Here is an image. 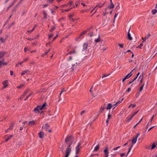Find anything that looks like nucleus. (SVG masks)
Wrapping results in <instances>:
<instances>
[{
	"mask_svg": "<svg viewBox=\"0 0 157 157\" xmlns=\"http://www.w3.org/2000/svg\"><path fill=\"white\" fill-rule=\"evenodd\" d=\"M74 137L72 136H68L65 138V142L68 145L65 151V155L64 157H68L71 151V146L73 143Z\"/></svg>",
	"mask_w": 157,
	"mask_h": 157,
	"instance_id": "1",
	"label": "nucleus"
},
{
	"mask_svg": "<svg viewBox=\"0 0 157 157\" xmlns=\"http://www.w3.org/2000/svg\"><path fill=\"white\" fill-rule=\"evenodd\" d=\"M74 69H67L63 73L62 76L65 77L67 75H71L74 73Z\"/></svg>",
	"mask_w": 157,
	"mask_h": 157,
	"instance_id": "2",
	"label": "nucleus"
},
{
	"mask_svg": "<svg viewBox=\"0 0 157 157\" xmlns=\"http://www.w3.org/2000/svg\"><path fill=\"white\" fill-rule=\"evenodd\" d=\"M137 139H136V138H135V137L132 140V145L130 146V147H129V148L128 151L126 155V157H127L128 154L129 153L130 151L131 148H132V147H133V145L136 143V142L137 141Z\"/></svg>",
	"mask_w": 157,
	"mask_h": 157,
	"instance_id": "3",
	"label": "nucleus"
},
{
	"mask_svg": "<svg viewBox=\"0 0 157 157\" xmlns=\"http://www.w3.org/2000/svg\"><path fill=\"white\" fill-rule=\"evenodd\" d=\"M82 143L80 142H79L77 146L76 147L75 150H76V154H77L79 151L80 149L81 148V147L80 146L81 145Z\"/></svg>",
	"mask_w": 157,
	"mask_h": 157,
	"instance_id": "4",
	"label": "nucleus"
},
{
	"mask_svg": "<svg viewBox=\"0 0 157 157\" xmlns=\"http://www.w3.org/2000/svg\"><path fill=\"white\" fill-rule=\"evenodd\" d=\"M105 108L104 107H101L100 109L98 111V112L97 113L98 115H97V117L93 120V121H94L95 120H96L97 119L98 116L99 115V114L100 113H102Z\"/></svg>",
	"mask_w": 157,
	"mask_h": 157,
	"instance_id": "5",
	"label": "nucleus"
},
{
	"mask_svg": "<svg viewBox=\"0 0 157 157\" xmlns=\"http://www.w3.org/2000/svg\"><path fill=\"white\" fill-rule=\"evenodd\" d=\"M104 152L105 155L104 157H108L109 152L108 151V147L107 146L106 147L105 149L104 150Z\"/></svg>",
	"mask_w": 157,
	"mask_h": 157,
	"instance_id": "6",
	"label": "nucleus"
},
{
	"mask_svg": "<svg viewBox=\"0 0 157 157\" xmlns=\"http://www.w3.org/2000/svg\"><path fill=\"white\" fill-rule=\"evenodd\" d=\"M119 152L114 151L113 150L111 151V157H114Z\"/></svg>",
	"mask_w": 157,
	"mask_h": 157,
	"instance_id": "7",
	"label": "nucleus"
},
{
	"mask_svg": "<svg viewBox=\"0 0 157 157\" xmlns=\"http://www.w3.org/2000/svg\"><path fill=\"white\" fill-rule=\"evenodd\" d=\"M40 105H38L33 110V111L35 112V113H37L39 112V110H40Z\"/></svg>",
	"mask_w": 157,
	"mask_h": 157,
	"instance_id": "8",
	"label": "nucleus"
},
{
	"mask_svg": "<svg viewBox=\"0 0 157 157\" xmlns=\"http://www.w3.org/2000/svg\"><path fill=\"white\" fill-rule=\"evenodd\" d=\"M88 46L87 43H85L83 45V48L82 49V51H86L87 48Z\"/></svg>",
	"mask_w": 157,
	"mask_h": 157,
	"instance_id": "9",
	"label": "nucleus"
},
{
	"mask_svg": "<svg viewBox=\"0 0 157 157\" xmlns=\"http://www.w3.org/2000/svg\"><path fill=\"white\" fill-rule=\"evenodd\" d=\"M8 80H5V81L2 82V84L3 85H4V86H3V88H5L8 86Z\"/></svg>",
	"mask_w": 157,
	"mask_h": 157,
	"instance_id": "10",
	"label": "nucleus"
},
{
	"mask_svg": "<svg viewBox=\"0 0 157 157\" xmlns=\"http://www.w3.org/2000/svg\"><path fill=\"white\" fill-rule=\"evenodd\" d=\"M40 108V110H43V109H45L46 108V106L47 105V104L46 103H44L43 104V105L41 106L40 105H39Z\"/></svg>",
	"mask_w": 157,
	"mask_h": 157,
	"instance_id": "11",
	"label": "nucleus"
},
{
	"mask_svg": "<svg viewBox=\"0 0 157 157\" xmlns=\"http://www.w3.org/2000/svg\"><path fill=\"white\" fill-rule=\"evenodd\" d=\"M114 5L113 3L112 2H111V3L109 5V6L105 8V10H107L109 9H113L114 8Z\"/></svg>",
	"mask_w": 157,
	"mask_h": 157,
	"instance_id": "12",
	"label": "nucleus"
},
{
	"mask_svg": "<svg viewBox=\"0 0 157 157\" xmlns=\"http://www.w3.org/2000/svg\"><path fill=\"white\" fill-rule=\"evenodd\" d=\"M130 29V28L129 29L128 32V39L129 40H132V36H131V34H130V33H129Z\"/></svg>",
	"mask_w": 157,
	"mask_h": 157,
	"instance_id": "13",
	"label": "nucleus"
},
{
	"mask_svg": "<svg viewBox=\"0 0 157 157\" xmlns=\"http://www.w3.org/2000/svg\"><path fill=\"white\" fill-rule=\"evenodd\" d=\"M39 137L40 138L42 139L44 138V133L43 132H40L39 133Z\"/></svg>",
	"mask_w": 157,
	"mask_h": 157,
	"instance_id": "14",
	"label": "nucleus"
},
{
	"mask_svg": "<svg viewBox=\"0 0 157 157\" xmlns=\"http://www.w3.org/2000/svg\"><path fill=\"white\" fill-rule=\"evenodd\" d=\"M134 69H133L130 73L128 74L124 77L126 79L130 77H131L132 75V72L133 70Z\"/></svg>",
	"mask_w": 157,
	"mask_h": 157,
	"instance_id": "15",
	"label": "nucleus"
},
{
	"mask_svg": "<svg viewBox=\"0 0 157 157\" xmlns=\"http://www.w3.org/2000/svg\"><path fill=\"white\" fill-rule=\"evenodd\" d=\"M113 106V105L111 104L110 103H108V105L106 107V109L107 110H110Z\"/></svg>",
	"mask_w": 157,
	"mask_h": 157,
	"instance_id": "16",
	"label": "nucleus"
},
{
	"mask_svg": "<svg viewBox=\"0 0 157 157\" xmlns=\"http://www.w3.org/2000/svg\"><path fill=\"white\" fill-rule=\"evenodd\" d=\"M35 122L34 121H29L28 123V125L32 126L35 125Z\"/></svg>",
	"mask_w": 157,
	"mask_h": 157,
	"instance_id": "17",
	"label": "nucleus"
},
{
	"mask_svg": "<svg viewBox=\"0 0 157 157\" xmlns=\"http://www.w3.org/2000/svg\"><path fill=\"white\" fill-rule=\"evenodd\" d=\"M49 125H48L47 123H46L45 124V125L44 126H43L42 127V128H44V129L46 131V130H47V129L49 128Z\"/></svg>",
	"mask_w": 157,
	"mask_h": 157,
	"instance_id": "18",
	"label": "nucleus"
},
{
	"mask_svg": "<svg viewBox=\"0 0 157 157\" xmlns=\"http://www.w3.org/2000/svg\"><path fill=\"white\" fill-rule=\"evenodd\" d=\"M101 41V37L99 35L98 38L95 39L94 41L96 43H99Z\"/></svg>",
	"mask_w": 157,
	"mask_h": 157,
	"instance_id": "19",
	"label": "nucleus"
},
{
	"mask_svg": "<svg viewBox=\"0 0 157 157\" xmlns=\"http://www.w3.org/2000/svg\"><path fill=\"white\" fill-rule=\"evenodd\" d=\"M105 3H103L102 5H99V4L97 5L94 8V9H95L96 8H101L105 4Z\"/></svg>",
	"mask_w": 157,
	"mask_h": 157,
	"instance_id": "20",
	"label": "nucleus"
},
{
	"mask_svg": "<svg viewBox=\"0 0 157 157\" xmlns=\"http://www.w3.org/2000/svg\"><path fill=\"white\" fill-rule=\"evenodd\" d=\"M6 40V39H4L3 37L0 38V42L1 43H4Z\"/></svg>",
	"mask_w": 157,
	"mask_h": 157,
	"instance_id": "21",
	"label": "nucleus"
},
{
	"mask_svg": "<svg viewBox=\"0 0 157 157\" xmlns=\"http://www.w3.org/2000/svg\"><path fill=\"white\" fill-rule=\"evenodd\" d=\"M13 136V135H10L9 137L8 138L6 139L5 140V142H7L9 140H10L11 139L12 137Z\"/></svg>",
	"mask_w": 157,
	"mask_h": 157,
	"instance_id": "22",
	"label": "nucleus"
},
{
	"mask_svg": "<svg viewBox=\"0 0 157 157\" xmlns=\"http://www.w3.org/2000/svg\"><path fill=\"white\" fill-rule=\"evenodd\" d=\"M72 9V8H69V9H66V10L61 9V11L63 13V12H65V11H68Z\"/></svg>",
	"mask_w": 157,
	"mask_h": 157,
	"instance_id": "23",
	"label": "nucleus"
},
{
	"mask_svg": "<svg viewBox=\"0 0 157 157\" xmlns=\"http://www.w3.org/2000/svg\"><path fill=\"white\" fill-rule=\"evenodd\" d=\"M124 99L122 98L121 101H119L117 102L116 104L113 105V106H117L118 105V104H120L121 103V101L123 100Z\"/></svg>",
	"mask_w": 157,
	"mask_h": 157,
	"instance_id": "24",
	"label": "nucleus"
},
{
	"mask_svg": "<svg viewBox=\"0 0 157 157\" xmlns=\"http://www.w3.org/2000/svg\"><path fill=\"white\" fill-rule=\"evenodd\" d=\"M134 116H132V115L130 117L128 118H126V121L127 122H129L130 121H131Z\"/></svg>",
	"mask_w": 157,
	"mask_h": 157,
	"instance_id": "25",
	"label": "nucleus"
},
{
	"mask_svg": "<svg viewBox=\"0 0 157 157\" xmlns=\"http://www.w3.org/2000/svg\"><path fill=\"white\" fill-rule=\"evenodd\" d=\"M30 72L29 70L24 71L23 72L21 73V75H25L26 73H27V72Z\"/></svg>",
	"mask_w": 157,
	"mask_h": 157,
	"instance_id": "26",
	"label": "nucleus"
},
{
	"mask_svg": "<svg viewBox=\"0 0 157 157\" xmlns=\"http://www.w3.org/2000/svg\"><path fill=\"white\" fill-rule=\"evenodd\" d=\"M99 144H98L97 146L94 148V151H97L99 149Z\"/></svg>",
	"mask_w": 157,
	"mask_h": 157,
	"instance_id": "27",
	"label": "nucleus"
},
{
	"mask_svg": "<svg viewBox=\"0 0 157 157\" xmlns=\"http://www.w3.org/2000/svg\"><path fill=\"white\" fill-rule=\"evenodd\" d=\"M43 14L44 15V17H43V19H46L47 18V13H46L45 11H44V12H43Z\"/></svg>",
	"mask_w": 157,
	"mask_h": 157,
	"instance_id": "28",
	"label": "nucleus"
},
{
	"mask_svg": "<svg viewBox=\"0 0 157 157\" xmlns=\"http://www.w3.org/2000/svg\"><path fill=\"white\" fill-rule=\"evenodd\" d=\"M76 53V52L75 51V50H73L70 52L69 53H68L67 54V55H68V54H75V53Z\"/></svg>",
	"mask_w": 157,
	"mask_h": 157,
	"instance_id": "29",
	"label": "nucleus"
},
{
	"mask_svg": "<svg viewBox=\"0 0 157 157\" xmlns=\"http://www.w3.org/2000/svg\"><path fill=\"white\" fill-rule=\"evenodd\" d=\"M157 12V10L155 9L152 10L151 11L153 15L155 14Z\"/></svg>",
	"mask_w": 157,
	"mask_h": 157,
	"instance_id": "30",
	"label": "nucleus"
},
{
	"mask_svg": "<svg viewBox=\"0 0 157 157\" xmlns=\"http://www.w3.org/2000/svg\"><path fill=\"white\" fill-rule=\"evenodd\" d=\"M14 125V124L13 123H12L8 129L12 130L13 128V127Z\"/></svg>",
	"mask_w": 157,
	"mask_h": 157,
	"instance_id": "31",
	"label": "nucleus"
},
{
	"mask_svg": "<svg viewBox=\"0 0 157 157\" xmlns=\"http://www.w3.org/2000/svg\"><path fill=\"white\" fill-rule=\"evenodd\" d=\"M145 85L144 83V84L140 87L139 92H140L143 90L144 86Z\"/></svg>",
	"mask_w": 157,
	"mask_h": 157,
	"instance_id": "32",
	"label": "nucleus"
},
{
	"mask_svg": "<svg viewBox=\"0 0 157 157\" xmlns=\"http://www.w3.org/2000/svg\"><path fill=\"white\" fill-rule=\"evenodd\" d=\"M86 31H84L81 33L79 35L80 37L82 36L83 35L85 34L86 33Z\"/></svg>",
	"mask_w": 157,
	"mask_h": 157,
	"instance_id": "33",
	"label": "nucleus"
},
{
	"mask_svg": "<svg viewBox=\"0 0 157 157\" xmlns=\"http://www.w3.org/2000/svg\"><path fill=\"white\" fill-rule=\"evenodd\" d=\"M156 147V145L155 144V143H154L152 145L151 149L152 150L154 149Z\"/></svg>",
	"mask_w": 157,
	"mask_h": 157,
	"instance_id": "34",
	"label": "nucleus"
},
{
	"mask_svg": "<svg viewBox=\"0 0 157 157\" xmlns=\"http://www.w3.org/2000/svg\"><path fill=\"white\" fill-rule=\"evenodd\" d=\"M78 18H72L71 19V21L72 22H75L77 21L78 20Z\"/></svg>",
	"mask_w": 157,
	"mask_h": 157,
	"instance_id": "35",
	"label": "nucleus"
},
{
	"mask_svg": "<svg viewBox=\"0 0 157 157\" xmlns=\"http://www.w3.org/2000/svg\"><path fill=\"white\" fill-rule=\"evenodd\" d=\"M112 117V115L110 114L109 113L108 115V117H107V119L109 120Z\"/></svg>",
	"mask_w": 157,
	"mask_h": 157,
	"instance_id": "36",
	"label": "nucleus"
},
{
	"mask_svg": "<svg viewBox=\"0 0 157 157\" xmlns=\"http://www.w3.org/2000/svg\"><path fill=\"white\" fill-rule=\"evenodd\" d=\"M4 53L3 52H0V59L2 57L4 56Z\"/></svg>",
	"mask_w": 157,
	"mask_h": 157,
	"instance_id": "37",
	"label": "nucleus"
},
{
	"mask_svg": "<svg viewBox=\"0 0 157 157\" xmlns=\"http://www.w3.org/2000/svg\"><path fill=\"white\" fill-rule=\"evenodd\" d=\"M35 29V27H34L32 29H31V30H28L27 31V32L28 33H31L33 32V31Z\"/></svg>",
	"mask_w": 157,
	"mask_h": 157,
	"instance_id": "38",
	"label": "nucleus"
},
{
	"mask_svg": "<svg viewBox=\"0 0 157 157\" xmlns=\"http://www.w3.org/2000/svg\"><path fill=\"white\" fill-rule=\"evenodd\" d=\"M120 147V146H118V147H115L113 148L112 150H113V151H115V150H117L118 148H119Z\"/></svg>",
	"mask_w": 157,
	"mask_h": 157,
	"instance_id": "39",
	"label": "nucleus"
},
{
	"mask_svg": "<svg viewBox=\"0 0 157 157\" xmlns=\"http://www.w3.org/2000/svg\"><path fill=\"white\" fill-rule=\"evenodd\" d=\"M29 91V90H27L25 92H24V94H23L22 95L23 97L25 96L26 94Z\"/></svg>",
	"mask_w": 157,
	"mask_h": 157,
	"instance_id": "40",
	"label": "nucleus"
},
{
	"mask_svg": "<svg viewBox=\"0 0 157 157\" xmlns=\"http://www.w3.org/2000/svg\"><path fill=\"white\" fill-rule=\"evenodd\" d=\"M110 74H109L108 75H102V76H101V77L102 78H103L104 77H107L108 76H109V75H110Z\"/></svg>",
	"mask_w": 157,
	"mask_h": 157,
	"instance_id": "41",
	"label": "nucleus"
},
{
	"mask_svg": "<svg viewBox=\"0 0 157 157\" xmlns=\"http://www.w3.org/2000/svg\"><path fill=\"white\" fill-rule=\"evenodd\" d=\"M150 36V35L149 34H148L147 36H146L145 37V40H146L148 39Z\"/></svg>",
	"mask_w": 157,
	"mask_h": 157,
	"instance_id": "42",
	"label": "nucleus"
},
{
	"mask_svg": "<svg viewBox=\"0 0 157 157\" xmlns=\"http://www.w3.org/2000/svg\"><path fill=\"white\" fill-rule=\"evenodd\" d=\"M136 78H135L133 79V80H132V81L130 82H129L128 83V85H129L130 84H131V83H132L134 81H135V80H136Z\"/></svg>",
	"mask_w": 157,
	"mask_h": 157,
	"instance_id": "43",
	"label": "nucleus"
},
{
	"mask_svg": "<svg viewBox=\"0 0 157 157\" xmlns=\"http://www.w3.org/2000/svg\"><path fill=\"white\" fill-rule=\"evenodd\" d=\"M108 13L107 12V10H105V12H104L103 13V16H106V14Z\"/></svg>",
	"mask_w": 157,
	"mask_h": 157,
	"instance_id": "44",
	"label": "nucleus"
},
{
	"mask_svg": "<svg viewBox=\"0 0 157 157\" xmlns=\"http://www.w3.org/2000/svg\"><path fill=\"white\" fill-rule=\"evenodd\" d=\"M118 45L120 47L122 48H123L124 44H119Z\"/></svg>",
	"mask_w": 157,
	"mask_h": 157,
	"instance_id": "45",
	"label": "nucleus"
},
{
	"mask_svg": "<svg viewBox=\"0 0 157 157\" xmlns=\"http://www.w3.org/2000/svg\"><path fill=\"white\" fill-rule=\"evenodd\" d=\"M24 86V84H22L21 85H20V86H17V88H19V89H20V88H21V87H23V86Z\"/></svg>",
	"mask_w": 157,
	"mask_h": 157,
	"instance_id": "46",
	"label": "nucleus"
},
{
	"mask_svg": "<svg viewBox=\"0 0 157 157\" xmlns=\"http://www.w3.org/2000/svg\"><path fill=\"white\" fill-rule=\"evenodd\" d=\"M131 105H132V108H134V107H135L136 106V105L131 104L129 106V108L130 107V106Z\"/></svg>",
	"mask_w": 157,
	"mask_h": 157,
	"instance_id": "47",
	"label": "nucleus"
},
{
	"mask_svg": "<svg viewBox=\"0 0 157 157\" xmlns=\"http://www.w3.org/2000/svg\"><path fill=\"white\" fill-rule=\"evenodd\" d=\"M23 63V62H22V61L20 63H17L16 64V66H17L18 65H21Z\"/></svg>",
	"mask_w": 157,
	"mask_h": 157,
	"instance_id": "48",
	"label": "nucleus"
},
{
	"mask_svg": "<svg viewBox=\"0 0 157 157\" xmlns=\"http://www.w3.org/2000/svg\"><path fill=\"white\" fill-rule=\"evenodd\" d=\"M49 37H48V39H50V38L52 37L53 36V34H50L48 35Z\"/></svg>",
	"mask_w": 157,
	"mask_h": 157,
	"instance_id": "49",
	"label": "nucleus"
},
{
	"mask_svg": "<svg viewBox=\"0 0 157 157\" xmlns=\"http://www.w3.org/2000/svg\"><path fill=\"white\" fill-rule=\"evenodd\" d=\"M65 90L64 89H63L62 90V91H61V93H60L59 94V96L60 97L61 96V94L64 92H65Z\"/></svg>",
	"mask_w": 157,
	"mask_h": 157,
	"instance_id": "50",
	"label": "nucleus"
},
{
	"mask_svg": "<svg viewBox=\"0 0 157 157\" xmlns=\"http://www.w3.org/2000/svg\"><path fill=\"white\" fill-rule=\"evenodd\" d=\"M73 2L72 1H70L67 4L68 6H71Z\"/></svg>",
	"mask_w": 157,
	"mask_h": 157,
	"instance_id": "51",
	"label": "nucleus"
},
{
	"mask_svg": "<svg viewBox=\"0 0 157 157\" xmlns=\"http://www.w3.org/2000/svg\"><path fill=\"white\" fill-rule=\"evenodd\" d=\"M88 11V10H82L81 11V12L82 13H83L85 12H86Z\"/></svg>",
	"mask_w": 157,
	"mask_h": 157,
	"instance_id": "52",
	"label": "nucleus"
},
{
	"mask_svg": "<svg viewBox=\"0 0 157 157\" xmlns=\"http://www.w3.org/2000/svg\"><path fill=\"white\" fill-rule=\"evenodd\" d=\"M68 6V5H67V4H64V5H61V6H60V7H65V6H67H67Z\"/></svg>",
	"mask_w": 157,
	"mask_h": 157,
	"instance_id": "53",
	"label": "nucleus"
},
{
	"mask_svg": "<svg viewBox=\"0 0 157 157\" xmlns=\"http://www.w3.org/2000/svg\"><path fill=\"white\" fill-rule=\"evenodd\" d=\"M88 35L90 36H93V33L92 32H90L89 33Z\"/></svg>",
	"mask_w": 157,
	"mask_h": 157,
	"instance_id": "54",
	"label": "nucleus"
},
{
	"mask_svg": "<svg viewBox=\"0 0 157 157\" xmlns=\"http://www.w3.org/2000/svg\"><path fill=\"white\" fill-rule=\"evenodd\" d=\"M55 29V27H53L51 29H50V32H52V31H53V30H54Z\"/></svg>",
	"mask_w": 157,
	"mask_h": 157,
	"instance_id": "55",
	"label": "nucleus"
},
{
	"mask_svg": "<svg viewBox=\"0 0 157 157\" xmlns=\"http://www.w3.org/2000/svg\"><path fill=\"white\" fill-rule=\"evenodd\" d=\"M85 112L86 111L85 110L82 111L80 113V115L81 116L82 115L83 113H85Z\"/></svg>",
	"mask_w": 157,
	"mask_h": 157,
	"instance_id": "56",
	"label": "nucleus"
},
{
	"mask_svg": "<svg viewBox=\"0 0 157 157\" xmlns=\"http://www.w3.org/2000/svg\"><path fill=\"white\" fill-rule=\"evenodd\" d=\"M139 110H138L136 112L134 113L133 114H132V116H134L137 113L139 112Z\"/></svg>",
	"mask_w": 157,
	"mask_h": 157,
	"instance_id": "57",
	"label": "nucleus"
},
{
	"mask_svg": "<svg viewBox=\"0 0 157 157\" xmlns=\"http://www.w3.org/2000/svg\"><path fill=\"white\" fill-rule=\"evenodd\" d=\"M31 95V94H29V95H28L27 97L24 100L25 101Z\"/></svg>",
	"mask_w": 157,
	"mask_h": 157,
	"instance_id": "58",
	"label": "nucleus"
},
{
	"mask_svg": "<svg viewBox=\"0 0 157 157\" xmlns=\"http://www.w3.org/2000/svg\"><path fill=\"white\" fill-rule=\"evenodd\" d=\"M130 140H129L128 141L127 143H125L123 145V146H127L128 144V142H130Z\"/></svg>",
	"mask_w": 157,
	"mask_h": 157,
	"instance_id": "59",
	"label": "nucleus"
},
{
	"mask_svg": "<svg viewBox=\"0 0 157 157\" xmlns=\"http://www.w3.org/2000/svg\"><path fill=\"white\" fill-rule=\"evenodd\" d=\"M155 126H153L151 127L148 130V131H150L151 129H152L153 128H154V127H155Z\"/></svg>",
	"mask_w": 157,
	"mask_h": 157,
	"instance_id": "60",
	"label": "nucleus"
},
{
	"mask_svg": "<svg viewBox=\"0 0 157 157\" xmlns=\"http://www.w3.org/2000/svg\"><path fill=\"white\" fill-rule=\"evenodd\" d=\"M150 146H147L146 147V148L148 149H150Z\"/></svg>",
	"mask_w": 157,
	"mask_h": 157,
	"instance_id": "61",
	"label": "nucleus"
},
{
	"mask_svg": "<svg viewBox=\"0 0 157 157\" xmlns=\"http://www.w3.org/2000/svg\"><path fill=\"white\" fill-rule=\"evenodd\" d=\"M125 155V153H121L120 155V156L121 157H123V156H124Z\"/></svg>",
	"mask_w": 157,
	"mask_h": 157,
	"instance_id": "62",
	"label": "nucleus"
},
{
	"mask_svg": "<svg viewBox=\"0 0 157 157\" xmlns=\"http://www.w3.org/2000/svg\"><path fill=\"white\" fill-rule=\"evenodd\" d=\"M65 147H66L65 145H63L62 146V147H60V148H61L62 149H64V148H65Z\"/></svg>",
	"mask_w": 157,
	"mask_h": 157,
	"instance_id": "63",
	"label": "nucleus"
},
{
	"mask_svg": "<svg viewBox=\"0 0 157 157\" xmlns=\"http://www.w3.org/2000/svg\"><path fill=\"white\" fill-rule=\"evenodd\" d=\"M80 37V36H79L78 37L76 38L75 39V40L76 41H77L78 40V39H79Z\"/></svg>",
	"mask_w": 157,
	"mask_h": 157,
	"instance_id": "64",
	"label": "nucleus"
}]
</instances>
